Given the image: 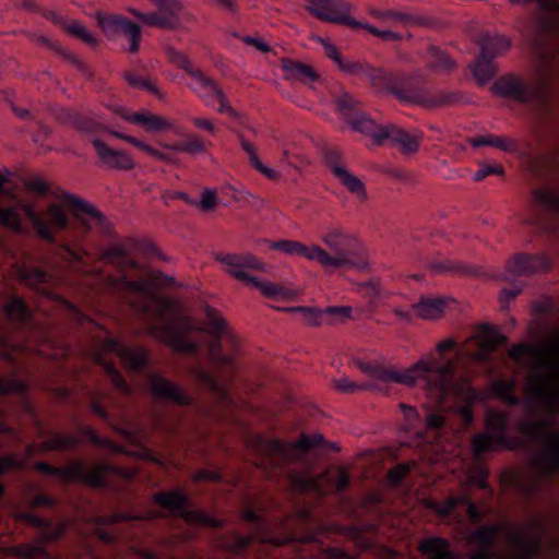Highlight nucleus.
Returning <instances> with one entry per match:
<instances>
[{
	"label": "nucleus",
	"instance_id": "f257e3e1",
	"mask_svg": "<svg viewBox=\"0 0 559 559\" xmlns=\"http://www.w3.org/2000/svg\"><path fill=\"white\" fill-rule=\"evenodd\" d=\"M454 349H456L454 340L442 341L437 346L439 356L428 355L405 371L362 361L359 364V369L370 378L369 381L358 384L344 377L334 380V388L343 393H353L357 390L383 391L392 382L418 385L426 391L428 399L437 408L427 414L426 427L436 433V438H439L447 425L444 412L451 407L449 402L456 399L461 391L455 381L457 358H449L444 355L445 352Z\"/></svg>",
	"mask_w": 559,
	"mask_h": 559
},
{
	"label": "nucleus",
	"instance_id": "f03ea898",
	"mask_svg": "<svg viewBox=\"0 0 559 559\" xmlns=\"http://www.w3.org/2000/svg\"><path fill=\"white\" fill-rule=\"evenodd\" d=\"M104 255L121 273L129 269H139L131 249L124 243H110ZM116 287L124 295L131 309L145 320L147 330L154 338L176 353L191 356L199 354V343L188 337V333L194 329L191 320L183 319V331H181L167 318L168 313L179 311L180 307L176 300L153 295L145 280H131L126 274L120 276Z\"/></svg>",
	"mask_w": 559,
	"mask_h": 559
},
{
	"label": "nucleus",
	"instance_id": "7ed1b4c3",
	"mask_svg": "<svg viewBox=\"0 0 559 559\" xmlns=\"http://www.w3.org/2000/svg\"><path fill=\"white\" fill-rule=\"evenodd\" d=\"M90 355L93 361L102 367L112 388L120 394L129 396L132 394V389L117 369L115 361L107 359V356L118 358L131 372L145 374L155 399L179 406H190L193 403L192 397L180 385L159 373L148 371V352L144 347L127 346L118 338L110 336L95 342Z\"/></svg>",
	"mask_w": 559,
	"mask_h": 559
},
{
	"label": "nucleus",
	"instance_id": "20e7f679",
	"mask_svg": "<svg viewBox=\"0 0 559 559\" xmlns=\"http://www.w3.org/2000/svg\"><path fill=\"white\" fill-rule=\"evenodd\" d=\"M551 419L527 420L521 424L522 433L532 442L543 445L540 455L535 461L536 477L524 479L518 473L507 469L501 475V483L513 488L522 498L531 501L542 485H551L559 474V431H552Z\"/></svg>",
	"mask_w": 559,
	"mask_h": 559
},
{
	"label": "nucleus",
	"instance_id": "39448f33",
	"mask_svg": "<svg viewBox=\"0 0 559 559\" xmlns=\"http://www.w3.org/2000/svg\"><path fill=\"white\" fill-rule=\"evenodd\" d=\"M336 108L341 117L359 133L371 136L377 145L386 142L400 146L403 153H415L418 150L419 138L411 134L394 124L380 126L367 116L360 107V102L348 93L341 94L336 100Z\"/></svg>",
	"mask_w": 559,
	"mask_h": 559
},
{
	"label": "nucleus",
	"instance_id": "423d86ee",
	"mask_svg": "<svg viewBox=\"0 0 559 559\" xmlns=\"http://www.w3.org/2000/svg\"><path fill=\"white\" fill-rule=\"evenodd\" d=\"M22 212L31 224L35 235L43 241L59 247L70 262L84 265L88 252L79 245L59 241L57 234L70 226L66 211L59 204H50L45 212H39L32 204H23Z\"/></svg>",
	"mask_w": 559,
	"mask_h": 559
},
{
	"label": "nucleus",
	"instance_id": "0eeeda50",
	"mask_svg": "<svg viewBox=\"0 0 559 559\" xmlns=\"http://www.w3.org/2000/svg\"><path fill=\"white\" fill-rule=\"evenodd\" d=\"M321 241L332 251L325 250L328 260L318 258L325 270L354 269L365 271L369 266L368 257L362 243L340 225H330L321 235Z\"/></svg>",
	"mask_w": 559,
	"mask_h": 559
},
{
	"label": "nucleus",
	"instance_id": "6e6552de",
	"mask_svg": "<svg viewBox=\"0 0 559 559\" xmlns=\"http://www.w3.org/2000/svg\"><path fill=\"white\" fill-rule=\"evenodd\" d=\"M503 532L511 547V559H536L542 555L539 535L527 536L510 524H486L471 532L469 542L483 549H496L499 533Z\"/></svg>",
	"mask_w": 559,
	"mask_h": 559
},
{
	"label": "nucleus",
	"instance_id": "1a4fd4ad",
	"mask_svg": "<svg viewBox=\"0 0 559 559\" xmlns=\"http://www.w3.org/2000/svg\"><path fill=\"white\" fill-rule=\"evenodd\" d=\"M510 417L507 412L490 409L485 418L487 431L476 433L472 439V450L477 461H480L485 453L497 449L515 451L525 445L522 438L508 435Z\"/></svg>",
	"mask_w": 559,
	"mask_h": 559
},
{
	"label": "nucleus",
	"instance_id": "9d476101",
	"mask_svg": "<svg viewBox=\"0 0 559 559\" xmlns=\"http://www.w3.org/2000/svg\"><path fill=\"white\" fill-rule=\"evenodd\" d=\"M368 82L378 92L392 94L403 102L426 106L430 95L421 75H397L373 67Z\"/></svg>",
	"mask_w": 559,
	"mask_h": 559
},
{
	"label": "nucleus",
	"instance_id": "9b49d317",
	"mask_svg": "<svg viewBox=\"0 0 559 559\" xmlns=\"http://www.w3.org/2000/svg\"><path fill=\"white\" fill-rule=\"evenodd\" d=\"M258 441L262 454L261 465L267 477H273L284 472L285 466L296 459L297 451L308 452L316 447L322 445L324 440L320 435H304L295 444L275 438H259Z\"/></svg>",
	"mask_w": 559,
	"mask_h": 559
},
{
	"label": "nucleus",
	"instance_id": "f8f14e48",
	"mask_svg": "<svg viewBox=\"0 0 559 559\" xmlns=\"http://www.w3.org/2000/svg\"><path fill=\"white\" fill-rule=\"evenodd\" d=\"M215 260L221 262L225 266L226 272L235 278L259 288L266 297L289 298L292 296V292L288 288L272 282H262L246 272V270H264V263L251 253L236 254L218 252L215 254Z\"/></svg>",
	"mask_w": 559,
	"mask_h": 559
},
{
	"label": "nucleus",
	"instance_id": "ddd939ff",
	"mask_svg": "<svg viewBox=\"0 0 559 559\" xmlns=\"http://www.w3.org/2000/svg\"><path fill=\"white\" fill-rule=\"evenodd\" d=\"M36 471L44 475L56 477L66 483H84L94 488L109 486L107 476L116 472L109 463L88 465L84 461H73L67 466H52L46 462H37Z\"/></svg>",
	"mask_w": 559,
	"mask_h": 559
},
{
	"label": "nucleus",
	"instance_id": "4468645a",
	"mask_svg": "<svg viewBox=\"0 0 559 559\" xmlns=\"http://www.w3.org/2000/svg\"><path fill=\"white\" fill-rule=\"evenodd\" d=\"M203 312L207 326L201 331L212 336L207 346V358L223 377L231 379L236 371V361L230 355L223 352L222 344V338L228 335V324L218 311L209 305L204 306Z\"/></svg>",
	"mask_w": 559,
	"mask_h": 559
},
{
	"label": "nucleus",
	"instance_id": "2eb2a0df",
	"mask_svg": "<svg viewBox=\"0 0 559 559\" xmlns=\"http://www.w3.org/2000/svg\"><path fill=\"white\" fill-rule=\"evenodd\" d=\"M154 501L171 515L183 520L189 525L219 528L223 522L205 511L192 509L191 501L187 493L175 489L160 491L154 495Z\"/></svg>",
	"mask_w": 559,
	"mask_h": 559
},
{
	"label": "nucleus",
	"instance_id": "dca6fc26",
	"mask_svg": "<svg viewBox=\"0 0 559 559\" xmlns=\"http://www.w3.org/2000/svg\"><path fill=\"white\" fill-rule=\"evenodd\" d=\"M551 267V261L544 253H518L507 264L506 281L512 282L511 288H503L500 295V301L507 306L518 295L521 294L524 284L514 282L516 276L531 275L537 272H547Z\"/></svg>",
	"mask_w": 559,
	"mask_h": 559
},
{
	"label": "nucleus",
	"instance_id": "f3484780",
	"mask_svg": "<svg viewBox=\"0 0 559 559\" xmlns=\"http://www.w3.org/2000/svg\"><path fill=\"white\" fill-rule=\"evenodd\" d=\"M242 519L252 527L248 535L233 533L230 537L222 542V546L234 555H241L249 549L253 543L281 545V542L273 537L269 532V524L259 511L253 508H246L242 512Z\"/></svg>",
	"mask_w": 559,
	"mask_h": 559
},
{
	"label": "nucleus",
	"instance_id": "a211bd4d",
	"mask_svg": "<svg viewBox=\"0 0 559 559\" xmlns=\"http://www.w3.org/2000/svg\"><path fill=\"white\" fill-rule=\"evenodd\" d=\"M28 384L16 377H0V396L13 394L21 400L23 408L34 415V409L27 397ZM0 435L14 436L13 429L3 420V411L0 408ZM23 462L15 455L0 456V475L10 471H19Z\"/></svg>",
	"mask_w": 559,
	"mask_h": 559
},
{
	"label": "nucleus",
	"instance_id": "6ab92c4d",
	"mask_svg": "<svg viewBox=\"0 0 559 559\" xmlns=\"http://www.w3.org/2000/svg\"><path fill=\"white\" fill-rule=\"evenodd\" d=\"M17 519L39 531L41 539L36 543H26L13 547V552L22 559H51L46 549V543L58 537L59 532L52 528L49 520H46L32 511H21Z\"/></svg>",
	"mask_w": 559,
	"mask_h": 559
},
{
	"label": "nucleus",
	"instance_id": "aec40b11",
	"mask_svg": "<svg viewBox=\"0 0 559 559\" xmlns=\"http://www.w3.org/2000/svg\"><path fill=\"white\" fill-rule=\"evenodd\" d=\"M478 45L480 53L472 71L476 80L484 85L489 82L497 72L492 60L510 48L511 40L503 35L484 33L478 39Z\"/></svg>",
	"mask_w": 559,
	"mask_h": 559
},
{
	"label": "nucleus",
	"instance_id": "412c9836",
	"mask_svg": "<svg viewBox=\"0 0 559 559\" xmlns=\"http://www.w3.org/2000/svg\"><path fill=\"white\" fill-rule=\"evenodd\" d=\"M491 91L498 96L515 100L523 105L542 102L544 98L540 86L527 84L513 74L497 79L491 86Z\"/></svg>",
	"mask_w": 559,
	"mask_h": 559
},
{
	"label": "nucleus",
	"instance_id": "4be33fe9",
	"mask_svg": "<svg viewBox=\"0 0 559 559\" xmlns=\"http://www.w3.org/2000/svg\"><path fill=\"white\" fill-rule=\"evenodd\" d=\"M61 200L79 218L86 231L95 230L104 236L110 234L111 226L107 218L91 203L69 192H62Z\"/></svg>",
	"mask_w": 559,
	"mask_h": 559
},
{
	"label": "nucleus",
	"instance_id": "5701e85b",
	"mask_svg": "<svg viewBox=\"0 0 559 559\" xmlns=\"http://www.w3.org/2000/svg\"><path fill=\"white\" fill-rule=\"evenodd\" d=\"M305 9L316 19L358 28L361 24L349 15L350 4L344 0H306Z\"/></svg>",
	"mask_w": 559,
	"mask_h": 559
},
{
	"label": "nucleus",
	"instance_id": "b1692460",
	"mask_svg": "<svg viewBox=\"0 0 559 559\" xmlns=\"http://www.w3.org/2000/svg\"><path fill=\"white\" fill-rule=\"evenodd\" d=\"M97 22L104 34L109 39H114L116 36L122 35L129 41V52L135 53L139 51L142 31L138 24L118 14L106 15L102 13L97 15Z\"/></svg>",
	"mask_w": 559,
	"mask_h": 559
},
{
	"label": "nucleus",
	"instance_id": "393cba45",
	"mask_svg": "<svg viewBox=\"0 0 559 559\" xmlns=\"http://www.w3.org/2000/svg\"><path fill=\"white\" fill-rule=\"evenodd\" d=\"M324 162L333 176L343 185L350 193L358 199L366 198V189L364 182L347 168L346 163L337 148L325 147L323 151Z\"/></svg>",
	"mask_w": 559,
	"mask_h": 559
},
{
	"label": "nucleus",
	"instance_id": "a878e982",
	"mask_svg": "<svg viewBox=\"0 0 559 559\" xmlns=\"http://www.w3.org/2000/svg\"><path fill=\"white\" fill-rule=\"evenodd\" d=\"M190 78L193 81L190 88L205 103V105L213 106L217 100L219 104L217 108L218 112L230 116L235 115V110L228 104L224 92L213 79L205 75L201 70L193 72Z\"/></svg>",
	"mask_w": 559,
	"mask_h": 559
},
{
	"label": "nucleus",
	"instance_id": "bb28decb",
	"mask_svg": "<svg viewBox=\"0 0 559 559\" xmlns=\"http://www.w3.org/2000/svg\"><path fill=\"white\" fill-rule=\"evenodd\" d=\"M426 506L442 519L452 516L460 506L465 508L466 515L473 523L477 524L484 518L483 509L472 500L468 493L451 496L443 502L428 499Z\"/></svg>",
	"mask_w": 559,
	"mask_h": 559
},
{
	"label": "nucleus",
	"instance_id": "cd10ccee",
	"mask_svg": "<svg viewBox=\"0 0 559 559\" xmlns=\"http://www.w3.org/2000/svg\"><path fill=\"white\" fill-rule=\"evenodd\" d=\"M294 311L301 312L304 320L309 325L333 324L337 321H345L350 318V307H328L325 310H319L309 307H296Z\"/></svg>",
	"mask_w": 559,
	"mask_h": 559
},
{
	"label": "nucleus",
	"instance_id": "c85d7f7f",
	"mask_svg": "<svg viewBox=\"0 0 559 559\" xmlns=\"http://www.w3.org/2000/svg\"><path fill=\"white\" fill-rule=\"evenodd\" d=\"M15 274L17 278L29 287L39 289V286L51 281V274L41 265L25 257L22 262H15Z\"/></svg>",
	"mask_w": 559,
	"mask_h": 559
},
{
	"label": "nucleus",
	"instance_id": "c756f323",
	"mask_svg": "<svg viewBox=\"0 0 559 559\" xmlns=\"http://www.w3.org/2000/svg\"><path fill=\"white\" fill-rule=\"evenodd\" d=\"M115 112L123 120L143 127L147 132L168 131L173 129L170 121L148 111L132 112L121 106H118L115 109Z\"/></svg>",
	"mask_w": 559,
	"mask_h": 559
},
{
	"label": "nucleus",
	"instance_id": "7c9ffc66",
	"mask_svg": "<svg viewBox=\"0 0 559 559\" xmlns=\"http://www.w3.org/2000/svg\"><path fill=\"white\" fill-rule=\"evenodd\" d=\"M3 305V313L8 321L19 329H32L34 326L33 313L25 300L14 294L7 297Z\"/></svg>",
	"mask_w": 559,
	"mask_h": 559
},
{
	"label": "nucleus",
	"instance_id": "2f4dec72",
	"mask_svg": "<svg viewBox=\"0 0 559 559\" xmlns=\"http://www.w3.org/2000/svg\"><path fill=\"white\" fill-rule=\"evenodd\" d=\"M269 247L272 250L281 251L288 255L302 257L313 262H317L318 258L328 260L325 249L319 245L307 246L300 241L282 239L277 241H270Z\"/></svg>",
	"mask_w": 559,
	"mask_h": 559
},
{
	"label": "nucleus",
	"instance_id": "473e14b6",
	"mask_svg": "<svg viewBox=\"0 0 559 559\" xmlns=\"http://www.w3.org/2000/svg\"><path fill=\"white\" fill-rule=\"evenodd\" d=\"M93 146L99 159L110 168L130 170L134 167L132 157L124 151L114 150L107 146L102 140L94 139Z\"/></svg>",
	"mask_w": 559,
	"mask_h": 559
},
{
	"label": "nucleus",
	"instance_id": "72a5a7b5",
	"mask_svg": "<svg viewBox=\"0 0 559 559\" xmlns=\"http://www.w3.org/2000/svg\"><path fill=\"white\" fill-rule=\"evenodd\" d=\"M323 47L326 56L332 59L342 71L350 75H357L368 81L370 72L373 68L372 66L366 62L349 61L344 59L338 52L337 48L331 43H324Z\"/></svg>",
	"mask_w": 559,
	"mask_h": 559
},
{
	"label": "nucleus",
	"instance_id": "f704fd0d",
	"mask_svg": "<svg viewBox=\"0 0 559 559\" xmlns=\"http://www.w3.org/2000/svg\"><path fill=\"white\" fill-rule=\"evenodd\" d=\"M419 550L427 559H460L449 539L441 536L424 538L419 543Z\"/></svg>",
	"mask_w": 559,
	"mask_h": 559
},
{
	"label": "nucleus",
	"instance_id": "c9c22d12",
	"mask_svg": "<svg viewBox=\"0 0 559 559\" xmlns=\"http://www.w3.org/2000/svg\"><path fill=\"white\" fill-rule=\"evenodd\" d=\"M445 304L447 300L442 297L421 296L419 301L413 305V311L421 319H436L443 313Z\"/></svg>",
	"mask_w": 559,
	"mask_h": 559
},
{
	"label": "nucleus",
	"instance_id": "e433bc0d",
	"mask_svg": "<svg viewBox=\"0 0 559 559\" xmlns=\"http://www.w3.org/2000/svg\"><path fill=\"white\" fill-rule=\"evenodd\" d=\"M192 377L203 386L207 388L213 393L219 395L223 400L229 401L227 390L221 383L217 376L207 370L201 365H194L190 368Z\"/></svg>",
	"mask_w": 559,
	"mask_h": 559
},
{
	"label": "nucleus",
	"instance_id": "4c0bfd02",
	"mask_svg": "<svg viewBox=\"0 0 559 559\" xmlns=\"http://www.w3.org/2000/svg\"><path fill=\"white\" fill-rule=\"evenodd\" d=\"M532 198L537 206L554 216H559V191L547 188H536L532 191Z\"/></svg>",
	"mask_w": 559,
	"mask_h": 559
},
{
	"label": "nucleus",
	"instance_id": "58836bf2",
	"mask_svg": "<svg viewBox=\"0 0 559 559\" xmlns=\"http://www.w3.org/2000/svg\"><path fill=\"white\" fill-rule=\"evenodd\" d=\"M156 5L169 29H176L181 25L185 10L178 0H160Z\"/></svg>",
	"mask_w": 559,
	"mask_h": 559
},
{
	"label": "nucleus",
	"instance_id": "ea45409f",
	"mask_svg": "<svg viewBox=\"0 0 559 559\" xmlns=\"http://www.w3.org/2000/svg\"><path fill=\"white\" fill-rule=\"evenodd\" d=\"M469 143L473 147L480 146H493L507 153H515L519 150V145L514 140H511L506 136H498L493 134L487 135H477L469 140Z\"/></svg>",
	"mask_w": 559,
	"mask_h": 559
},
{
	"label": "nucleus",
	"instance_id": "a19ab883",
	"mask_svg": "<svg viewBox=\"0 0 559 559\" xmlns=\"http://www.w3.org/2000/svg\"><path fill=\"white\" fill-rule=\"evenodd\" d=\"M283 70L288 79L297 80L302 83H311L318 80V74L314 70L299 61L284 60Z\"/></svg>",
	"mask_w": 559,
	"mask_h": 559
},
{
	"label": "nucleus",
	"instance_id": "79ce46f5",
	"mask_svg": "<svg viewBox=\"0 0 559 559\" xmlns=\"http://www.w3.org/2000/svg\"><path fill=\"white\" fill-rule=\"evenodd\" d=\"M11 109L20 119L29 120L36 126L37 131L32 130L34 142L43 143L49 136V127L45 126L34 112L13 103L11 104Z\"/></svg>",
	"mask_w": 559,
	"mask_h": 559
},
{
	"label": "nucleus",
	"instance_id": "37998d69",
	"mask_svg": "<svg viewBox=\"0 0 559 559\" xmlns=\"http://www.w3.org/2000/svg\"><path fill=\"white\" fill-rule=\"evenodd\" d=\"M80 444V438L74 435L51 433L45 441L44 448L49 451L74 450Z\"/></svg>",
	"mask_w": 559,
	"mask_h": 559
},
{
	"label": "nucleus",
	"instance_id": "c03bdc74",
	"mask_svg": "<svg viewBox=\"0 0 559 559\" xmlns=\"http://www.w3.org/2000/svg\"><path fill=\"white\" fill-rule=\"evenodd\" d=\"M68 116L72 126L87 135L95 136L107 130L106 127L91 117L75 112H69Z\"/></svg>",
	"mask_w": 559,
	"mask_h": 559
},
{
	"label": "nucleus",
	"instance_id": "a18cd8bd",
	"mask_svg": "<svg viewBox=\"0 0 559 559\" xmlns=\"http://www.w3.org/2000/svg\"><path fill=\"white\" fill-rule=\"evenodd\" d=\"M209 145H211V142H205L194 134H187L169 147L176 152L195 155L205 152Z\"/></svg>",
	"mask_w": 559,
	"mask_h": 559
},
{
	"label": "nucleus",
	"instance_id": "49530a36",
	"mask_svg": "<svg viewBox=\"0 0 559 559\" xmlns=\"http://www.w3.org/2000/svg\"><path fill=\"white\" fill-rule=\"evenodd\" d=\"M240 145H241V148L247 153L250 165L255 170H258L260 174L264 175L269 179H272V180L278 179L280 174L276 170L265 166L259 159V157L255 153L254 146L251 143H249L247 140H245L242 136L240 138Z\"/></svg>",
	"mask_w": 559,
	"mask_h": 559
},
{
	"label": "nucleus",
	"instance_id": "de8ad7c7",
	"mask_svg": "<svg viewBox=\"0 0 559 559\" xmlns=\"http://www.w3.org/2000/svg\"><path fill=\"white\" fill-rule=\"evenodd\" d=\"M0 224L16 234H23L25 227L16 206L0 205Z\"/></svg>",
	"mask_w": 559,
	"mask_h": 559
},
{
	"label": "nucleus",
	"instance_id": "09e8293b",
	"mask_svg": "<svg viewBox=\"0 0 559 559\" xmlns=\"http://www.w3.org/2000/svg\"><path fill=\"white\" fill-rule=\"evenodd\" d=\"M428 63L431 70L438 72H451L456 66L443 50L437 47L429 49Z\"/></svg>",
	"mask_w": 559,
	"mask_h": 559
},
{
	"label": "nucleus",
	"instance_id": "8fccbe9b",
	"mask_svg": "<svg viewBox=\"0 0 559 559\" xmlns=\"http://www.w3.org/2000/svg\"><path fill=\"white\" fill-rule=\"evenodd\" d=\"M465 102V96L459 92L438 91L430 93L426 107L453 106Z\"/></svg>",
	"mask_w": 559,
	"mask_h": 559
},
{
	"label": "nucleus",
	"instance_id": "3c124183",
	"mask_svg": "<svg viewBox=\"0 0 559 559\" xmlns=\"http://www.w3.org/2000/svg\"><path fill=\"white\" fill-rule=\"evenodd\" d=\"M112 402L111 396L104 391H93L91 393V401H90V409L91 412L98 416L100 419H103L106 423L111 421V417L109 412L107 411L105 403Z\"/></svg>",
	"mask_w": 559,
	"mask_h": 559
},
{
	"label": "nucleus",
	"instance_id": "603ef678",
	"mask_svg": "<svg viewBox=\"0 0 559 559\" xmlns=\"http://www.w3.org/2000/svg\"><path fill=\"white\" fill-rule=\"evenodd\" d=\"M124 80L133 88L142 90V91H145V92H147L150 94H153L158 99H164L165 98L164 93H162L159 91V88L156 86L155 83H153L151 80H148V79H146L144 76H141V75L136 74L135 72H131V71L126 72L124 73Z\"/></svg>",
	"mask_w": 559,
	"mask_h": 559
},
{
	"label": "nucleus",
	"instance_id": "864d4df0",
	"mask_svg": "<svg viewBox=\"0 0 559 559\" xmlns=\"http://www.w3.org/2000/svg\"><path fill=\"white\" fill-rule=\"evenodd\" d=\"M489 471L486 465L478 462L472 469L469 481L475 487L487 491L489 495L493 493L492 488L488 483Z\"/></svg>",
	"mask_w": 559,
	"mask_h": 559
},
{
	"label": "nucleus",
	"instance_id": "5fc2aeb1",
	"mask_svg": "<svg viewBox=\"0 0 559 559\" xmlns=\"http://www.w3.org/2000/svg\"><path fill=\"white\" fill-rule=\"evenodd\" d=\"M479 336L483 338V347L486 352H493L502 338L499 331L490 324L480 326Z\"/></svg>",
	"mask_w": 559,
	"mask_h": 559
},
{
	"label": "nucleus",
	"instance_id": "6e6d98bb",
	"mask_svg": "<svg viewBox=\"0 0 559 559\" xmlns=\"http://www.w3.org/2000/svg\"><path fill=\"white\" fill-rule=\"evenodd\" d=\"M66 28H67V31L71 35H73L76 38L81 39L82 41H84L90 47H93V48L97 47L98 39L96 37H94L87 31V28L83 24H81L80 22L74 21V22L68 24Z\"/></svg>",
	"mask_w": 559,
	"mask_h": 559
},
{
	"label": "nucleus",
	"instance_id": "4d7b16f0",
	"mask_svg": "<svg viewBox=\"0 0 559 559\" xmlns=\"http://www.w3.org/2000/svg\"><path fill=\"white\" fill-rule=\"evenodd\" d=\"M129 11L134 17H136L139 21L143 22L146 25L168 28V25L164 16L160 14L159 10L157 12L151 13H143L138 9H130Z\"/></svg>",
	"mask_w": 559,
	"mask_h": 559
},
{
	"label": "nucleus",
	"instance_id": "13d9d810",
	"mask_svg": "<svg viewBox=\"0 0 559 559\" xmlns=\"http://www.w3.org/2000/svg\"><path fill=\"white\" fill-rule=\"evenodd\" d=\"M166 55L170 62L178 66L180 69L185 70L190 76L192 75L193 72L198 71V69H194L192 67L190 59L181 51L175 48H168L166 50Z\"/></svg>",
	"mask_w": 559,
	"mask_h": 559
},
{
	"label": "nucleus",
	"instance_id": "bf43d9fd",
	"mask_svg": "<svg viewBox=\"0 0 559 559\" xmlns=\"http://www.w3.org/2000/svg\"><path fill=\"white\" fill-rule=\"evenodd\" d=\"M412 466L407 463H401L388 472V481L391 486L397 487L411 473Z\"/></svg>",
	"mask_w": 559,
	"mask_h": 559
},
{
	"label": "nucleus",
	"instance_id": "052dcab7",
	"mask_svg": "<svg viewBox=\"0 0 559 559\" xmlns=\"http://www.w3.org/2000/svg\"><path fill=\"white\" fill-rule=\"evenodd\" d=\"M424 264L427 269H429L433 273H448V272H464L461 266L454 265L452 262L448 260L443 261H435V260H425Z\"/></svg>",
	"mask_w": 559,
	"mask_h": 559
},
{
	"label": "nucleus",
	"instance_id": "680f3d73",
	"mask_svg": "<svg viewBox=\"0 0 559 559\" xmlns=\"http://www.w3.org/2000/svg\"><path fill=\"white\" fill-rule=\"evenodd\" d=\"M491 175L503 176L504 168L499 164H480L479 169L474 174L473 179L475 181H481Z\"/></svg>",
	"mask_w": 559,
	"mask_h": 559
},
{
	"label": "nucleus",
	"instance_id": "e2e57ef3",
	"mask_svg": "<svg viewBox=\"0 0 559 559\" xmlns=\"http://www.w3.org/2000/svg\"><path fill=\"white\" fill-rule=\"evenodd\" d=\"M512 4L528 5L535 3L539 12L547 13L555 10L558 5V0H509Z\"/></svg>",
	"mask_w": 559,
	"mask_h": 559
},
{
	"label": "nucleus",
	"instance_id": "0e129e2a",
	"mask_svg": "<svg viewBox=\"0 0 559 559\" xmlns=\"http://www.w3.org/2000/svg\"><path fill=\"white\" fill-rule=\"evenodd\" d=\"M217 204V197L215 191L204 189L201 193V200L195 205H199L203 211L210 212L215 209Z\"/></svg>",
	"mask_w": 559,
	"mask_h": 559
},
{
	"label": "nucleus",
	"instance_id": "69168bd1",
	"mask_svg": "<svg viewBox=\"0 0 559 559\" xmlns=\"http://www.w3.org/2000/svg\"><path fill=\"white\" fill-rule=\"evenodd\" d=\"M350 485V477L348 473L341 468L333 478V486L338 493L344 492Z\"/></svg>",
	"mask_w": 559,
	"mask_h": 559
},
{
	"label": "nucleus",
	"instance_id": "338daca9",
	"mask_svg": "<svg viewBox=\"0 0 559 559\" xmlns=\"http://www.w3.org/2000/svg\"><path fill=\"white\" fill-rule=\"evenodd\" d=\"M152 420L156 430L167 435L175 433V424H168L162 414H154Z\"/></svg>",
	"mask_w": 559,
	"mask_h": 559
},
{
	"label": "nucleus",
	"instance_id": "774afa93",
	"mask_svg": "<svg viewBox=\"0 0 559 559\" xmlns=\"http://www.w3.org/2000/svg\"><path fill=\"white\" fill-rule=\"evenodd\" d=\"M320 559H354L347 552L337 548H324L320 551Z\"/></svg>",
	"mask_w": 559,
	"mask_h": 559
}]
</instances>
